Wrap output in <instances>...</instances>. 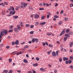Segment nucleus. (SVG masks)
<instances>
[{"instance_id":"1","label":"nucleus","mask_w":73,"mask_h":73,"mask_svg":"<svg viewBox=\"0 0 73 73\" xmlns=\"http://www.w3.org/2000/svg\"><path fill=\"white\" fill-rule=\"evenodd\" d=\"M15 13H16V11H15V10H12L10 11V14H11V15H13L15 14Z\"/></svg>"},{"instance_id":"2","label":"nucleus","mask_w":73,"mask_h":73,"mask_svg":"<svg viewBox=\"0 0 73 73\" xmlns=\"http://www.w3.org/2000/svg\"><path fill=\"white\" fill-rule=\"evenodd\" d=\"M66 30V29H64L62 30V32L61 33L59 36H62V35H64V34L65 33V31Z\"/></svg>"},{"instance_id":"3","label":"nucleus","mask_w":73,"mask_h":73,"mask_svg":"<svg viewBox=\"0 0 73 73\" xmlns=\"http://www.w3.org/2000/svg\"><path fill=\"white\" fill-rule=\"evenodd\" d=\"M8 10L9 11H11V10L12 11H14V10H15V9L13 7H10V8L8 9Z\"/></svg>"},{"instance_id":"4","label":"nucleus","mask_w":73,"mask_h":73,"mask_svg":"<svg viewBox=\"0 0 73 73\" xmlns=\"http://www.w3.org/2000/svg\"><path fill=\"white\" fill-rule=\"evenodd\" d=\"M3 32L5 35H7L8 33V31L6 29L3 30Z\"/></svg>"},{"instance_id":"5","label":"nucleus","mask_w":73,"mask_h":73,"mask_svg":"<svg viewBox=\"0 0 73 73\" xmlns=\"http://www.w3.org/2000/svg\"><path fill=\"white\" fill-rule=\"evenodd\" d=\"M52 55L53 57H56V53L54 52H53L52 53Z\"/></svg>"},{"instance_id":"6","label":"nucleus","mask_w":73,"mask_h":73,"mask_svg":"<svg viewBox=\"0 0 73 73\" xmlns=\"http://www.w3.org/2000/svg\"><path fill=\"white\" fill-rule=\"evenodd\" d=\"M70 48L72 47L73 45V42H71L70 43Z\"/></svg>"},{"instance_id":"7","label":"nucleus","mask_w":73,"mask_h":73,"mask_svg":"<svg viewBox=\"0 0 73 73\" xmlns=\"http://www.w3.org/2000/svg\"><path fill=\"white\" fill-rule=\"evenodd\" d=\"M17 26V28H18V29H19V30H21V28L20 26V25H18Z\"/></svg>"},{"instance_id":"8","label":"nucleus","mask_w":73,"mask_h":73,"mask_svg":"<svg viewBox=\"0 0 73 73\" xmlns=\"http://www.w3.org/2000/svg\"><path fill=\"white\" fill-rule=\"evenodd\" d=\"M68 60L69 59H68V58H66V57H64L63 58V61H65Z\"/></svg>"},{"instance_id":"9","label":"nucleus","mask_w":73,"mask_h":73,"mask_svg":"<svg viewBox=\"0 0 73 73\" xmlns=\"http://www.w3.org/2000/svg\"><path fill=\"white\" fill-rule=\"evenodd\" d=\"M39 17V15L38 14L35 15V19H38Z\"/></svg>"},{"instance_id":"10","label":"nucleus","mask_w":73,"mask_h":73,"mask_svg":"<svg viewBox=\"0 0 73 73\" xmlns=\"http://www.w3.org/2000/svg\"><path fill=\"white\" fill-rule=\"evenodd\" d=\"M17 53V51H15L11 53V54H16Z\"/></svg>"},{"instance_id":"11","label":"nucleus","mask_w":73,"mask_h":73,"mask_svg":"<svg viewBox=\"0 0 73 73\" xmlns=\"http://www.w3.org/2000/svg\"><path fill=\"white\" fill-rule=\"evenodd\" d=\"M14 31H15L16 33H17L19 32V30L17 29L16 28H15L14 29Z\"/></svg>"},{"instance_id":"12","label":"nucleus","mask_w":73,"mask_h":73,"mask_svg":"<svg viewBox=\"0 0 73 73\" xmlns=\"http://www.w3.org/2000/svg\"><path fill=\"white\" fill-rule=\"evenodd\" d=\"M23 62L25 63H28V60L27 59H25L23 60Z\"/></svg>"},{"instance_id":"13","label":"nucleus","mask_w":73,"mask_h":73,"mask_svg":"<svg viewBox=\"0 0 73 73\" xmlns=\"http://www.w3.org/2000/svg\"><path fill=\"white\" fill-rule=\"evenodd\" d=\"M67 40V37L66 36L64 37V41H66Z\"/></svg>"},{"instance_id":"14","label":"nucleus","mask_w":73,"mask_h":73,"mask_svg":"<svg viewBox=\"0 0 73 73\" xmlns=\"http://www.w3.org/2000/svg\"><path fill=\"white\" fill-rule=\"evenodd\" d=\"M35 41L36 43L38 42V39L37 38H35Z\"/></svg>"},{"instance_id":"15","label":"nucleus","mask_w":73,"mask_h":73,"mask_svg":"<svg viewBox=\"0 0 73 73\" xmlns=\"http://www.w3.org/2000/svg\"><path fill=\"white\" fill-rule=\"evenodd\" d=\"M58 52H59V50H57L56 52V56H58Z\"/></svg>"},{"instance_id":"16","label":"nucleus","mask_w":73,"mask_h":73,"mask_svg":"<svg viewBox=\"0 0 73 73\" xmlns=\"http://www.w3.org/2000/svg\"><path fill=\"white\" fill-rule=\"evenodd\" d=\"M13 18H14L15 19H17L18 17H19L17 16H13Z\"/></svg>"},{"instance_id":"17","label":"nucleus","mask_w":73,"mask_h":73,"mask_svg":"<svg viewBox=\"0 0 73 73\" xmlns=\"http://www.w3.org/2000/svg\"><path fill=\"white\" fill-rule=\"evenodd\" d=\"M68 34L70 35H73V32L71 31Z\"/></svg>"},{"instance_id":"18","label":"nucleus","mask_w":73,"mask_h":73,"mask_svg":"<svg viewBox=\"0 0 73 73\" xmlns=\"http://www.w3.org/2000/svg\"><path fill=\"white\" fill-rule=\"evenodd\" d=\"M13 29H10L9 31L8 32L9 33H10V32H13Z\"/></svg>"},{"instance_id":"19","label":"nucleus","mask_w":73,"mask_h":73,"mask_svg":"<svg viewBox=\"0 0 73 73\" xmlns=\"http://www.w3.org/2000/svg\"><path fill=\"white\" fill-rule=\"evenodd\" d=\"M29 48V46L27 45L24 46V49H28Z\"/></svg>"},{"instance_id":"20","label":"nucleus","mask_w":73,"mask_h":73,"mask_svg":"<svg viewBox=\"0 0 73 73\" xmlns=\"http://www.w3.org/2000/svg\"><path fill=\"white\" fill-rule=\"evenodd\" d=\"M24 7L25 8L27 7V5H28V4L27 3H25L24 4Z\"/></svg>"},{"instance_id":"21","label":"nucleus","mask_w":73,"mask_h":73,"mask_svg":"<svg viewBox=\"0 0 73 73\" xmlns=\"http://www.w3.org/2000/svg\"><path fill=\"white\" fill-rule=\"evenodd\" d=\"M47 36H50L52 35V33H47Z\"/></svg>"},{"instance_id":"22","label":"nucleus","mask_w":73,"mask_h":73,"mask_svg":"<svg viewBox=\"0 0 73 73\" xmlns=\"http://www.w3.org/2000/svg\"><path fill=\"white\" fill-rule=\"evenodd\" d=\"M41 25H45L46 24V22H43L41 23Z\"/></svg>"},{"instance_id":"23","label":"nucleus","mask_w":73,"mask_h":73,"mask_svg":"<svg viewBox=\"0 0 73 73\" xmlns=\"http://www.w3.org/2000/svg\"><path fill=\"white\" fill-rule=\"evenodd\" d=\"M39 24V23H38V22H36L35 23V26H37V25H38Z\"/></svg>"},{"instance_id":"24","label":"nucleus","mask_w":73,"mask_h":73,"mask_svg":"<svg viewBox=\"0 0 73 73\" xmlns=\"http://www.w3.org/2000/svg\"><path fill=\"white\" fill-rule=\"evenodd\" d=\"M15 44H16V45H18L19 44V41H18V40H17L15 41Z\"/></svg>"},{"instance_id":"25","label":"nucleus","mask_w":73,"mask_h":73,"mask_svg":"<svg viewBox=\"0 0 73 73\" xmlns=\"http://www.w3.org/2000/svg\"><path fill=\"white\" fill-rule=\"evenodd\" d=\"M32 42H35V38H33L32 39Z\"/></svg>"},{"instance_id":"26","label":"nucleus","mask_w":73,"mask_h":73,"mask_svg":"<svg viewBox=\"0 0 73 73\" xmlns=\"http://www.w3.org/2000/svg\"><path fill=\"white\" fill-rule=\"evenodd\" d=\"M40 70L42 72H44V68H40Z\"/></svg>"},{"instance_id":"27","label":"nucleus","mask_w":73,"mask_h":73,"mask_svg":"<svg viewBox=\"0 0 73 73\" xmlns=\"http://www.w3.org/2000/svg\"><path fill=\"white\" fill-rule=\"evenodd\" d=\"M41 19L42 20H44L45 19V16H42L41 17Z\"/></svg>"},{"instance_id":"28","label":"nucleus","mask_w":73,"mask_h":73,"mask_svg":"<svg viewBox=\"0 0 73 73\" xmlns=\"http://www.w3.org/2000/svg\"><path fill=\"white\" fill-rule=\"evenodd\" d=\"M7 72H8V70H4L3 71V73H7Z\"/></svg>"},{"instance_id":"29","label":"nucleus","mask_w":73,"mask_h":73,"mask_svg":"<svg viewBox=\"0 0 73 73\" xmlns=\"http://www.w3.org/2000/svg\"><path fill=\"white\" fill-rule=\"evenodd\" d=\"M33 66H38V64L37 63H35V64H33Z\"/></svg>"},{"instance_id":"30","label":"nucleus","mask_w":73,"mask_h":73,"mask_svg":"<svg viewBox=\"0 0 73 73\" xmlns=\"http://www.w3.org/2000/svg\"><path fill=\"white\" fill-rule=\"evenodd\" d=\"M70 31V30H69V29H67L66 30V33H68Z\"/></svg>"},{"instance_id":"31","label":"nucleus","mask_w":73,"mask_h":73,"mask_svg":"<svg viewBox=\"0 0 73 73\" xmlns=\"http://www.w3.org/2000/svg\"><path fill=\"white\" fill-rule=\"evenodd\" d=\"M49 46H50V47L51 48H52L53 46L52 45V44H49L48 45Z\"/></svg>"},{"instance_id":"32","label":"nucleus","mask_w":73,"mask_h":73,"mask_svg":"<svg viewBox=\"0 0 73 73\" xmlns=\"http://www.w3.org/2000/svg\"><path fill=\"white\" fill-rule=\"evenodd\" d=\"M1 35V36H4V33H3V32L2 31L1 33H0Z\"/></svg>"},{"instance_id":"33","label":"nucleus","mask_w":73,"mask_h":73,"mask_svg":"<svg viewBox=\"0 0 73 73\" xmlns=\"http://www.w3.org/2000/svg\"><path fill=\"white\" fill-rule=\"evenodd\" d=\"M59 62H61L62 61V58H60L59 59Z\"/></svg>"},{"instance_id":"34","label":"nucleus","mask_w":73,"mask_h":73,"mask_svg":"<svg viewBox=\"0 0 73 73\" xmlns=\"http://www.w3.org/2000/svg\"><path fill=\"white\" fill-rule=\"evenodd\" d=\"M5 13V11H3L1 12V13L3 15H4Z\"/></svg>"},{"instance_id":"35","label":"nucleus","mask_w":73,"mask_h":73,"mask_svg":"<svg viewBox=\"0 0 73 73\" xmlns=\"http://www.w3.org/2000/svg\"><path fill=\"white\" fill-rule=\"evenodd\" d=\"M52 51L51 50H50L49 51H48L47 52V53L48 54H49L50 53L52 52Z\"/></svg>"},{"instance_id":"36","label":"nucleus","mask_w":73,"mask_h":73,"mask_svg":"<svg viewBox=\"0 0 73 73\" xmlns=\"http://www.w3.org/2000/svg\"><path fill=\"white\" fill-rule=\"evenodd\" d=\"M26 27H29L30 25L29 24H27L26 25Z\"/></svg>"},{"instance_id":"37","label":"nucleus","mask_w":73,"mask_h":73,"mask_svg":"<svg viewBox=\"0 0 73 73\" xmlns=\"http://www.w3.org/2000/svg\"><path fill=\"white\" fill-rule=\"evenodd\" d=\"M65 36H66V37H69V35L67 34H65Z\"/></svg>"},{"instance_id":"38","label":"nucleus","mask_w":73,"mask_h":73,"mask_svg":"<svg viewBox=\"0 0 73 73\" xmlns=\"http://www.w3.org/2000/svg\"><path fill=\"white\" fill-rule=\"evenodd\" d=\"M64 11L63 10H62L60 13L61 15H62V14H63V13H64Z\"/></svg>"},{"instance_id":"39","label":"nucleus","mask_w":73,"mask_h":73,"mask_svg":"<svg viewBox=\"0 0 73 73\" xmlns=\"http://www.w3.org/2000/svg\"><path fill=\"white\" fill-rule=\"evenodd\" d=\"M34 33V32H33V31H32L30 32V34H31V35H33V34Z\"/></svg>"},{"instance_id":"40","label":"nucleus","mask_w":73,"mask_h":73,"mask_svg":"<svg viewBox=\"0 0 73 73\" xmlns=\"http://www.w3.org/2000/svg\"><path fill=\"white\" fill-rule=\"evenodd\" d=\"M20 25L21 27H23V23L22 22H21V23Z\"/></svg>"},{"instance_id":"41","label":"nucleus","mask_w":73,"mask_h":73,"mask_svg":"<svg viewBox=\"0 0 73 73\" xmlns=\"http://www.w3.org/2000/svg\"><path fill=\"white\" fill-rule=\"evenodd\" d=\"M29 9H30V10H33V8L31 7H29Z\"/></svg>"},{"instance_id":"42","label":"nucleus","mask_w":73,"mask_h":73,"mask_svg":"<svg viewBox=\"0 0 73 73\" xmlns=\"http://www.w3.org/2000/svg\"><path fill=\"white\" fill-rule=\"evenodd\" d=\"M13 28V26H10L9 27V29H12Z\"/></svg>"},{"instance_id":"43","label":"nucleus","mask_w":73,"mask_h":73,"mask_svg":"<svg viewBox=\"0 0 73 73\" xmlns=\"http://www.w3.org/2000/svg\"><path fill=\"white\" fill-rule=\"evenodd\" d=\"M9 62H12V59L9 58Z\"/></svg>"},{"instance_id":"44","label":"nucleus","mask_w":73,"mask_h":73,"mask_svg":"<svg viewBox=\"0 0 73 73\" xmlns=\"http://www.w3.org/2000/svg\"><path fill=\"white\" fill-rule=\"evenodd\" d=\"M19 7L21 8H23V5H21L19 6Z\"/></svg>"},{"instance_id":"45","label":"nucleus","mask_w":73,"mask_h":73,"mask_svg":"<svg viewBox=\"0 0 73 73\" xmlns=\"http://www.w3.org/2000/svg\"><path fill=\"white\" fill-rule=\"evenodd\" d=\"M70 60H73V57L70 56Z\"/></svg>"},{"instance_id":"46","label":"nucleus","mask_w":73,"mask_h":73,"mask_svg":"<svg viewBox=\"0 0 73 73\" xmlns=\"http://www.w3.org/2000/svg\"><path fill=\"white\" fill-rule=\"evenodd\" d=\"M68 62L70 64H71V63H72V60H69L68 61Z\"/></svg>"},{"instance_id":"47","label":"nucleus","mask_w":73,"mask_h":73,"mask_svg":"<svg viewBox=\"0 0 73 73\" xmlns=\"http://www.w3.org/2000/svg\"><path fill=\"white\" fill-rule=\"evenodd\" d=\"M64 20L65 21H68V19L67 18H65L64 19Z\"/></svg>"},{"instance_id":"48","label":"nucleus","mask_w":73,"mask_h":73,"mask_svg":"<svg viewBox=\"0 0 73 73\" xmlns=\"http://www.w3.org/2000/svg\"><path fill=\"white\" fill-rule=\"evenodd\" d=\"M34 27V26L33 25H31L30 26V28H33Z\"/></svg>"},{"instance_id":"49","label":"nucleus","mask_w":73,"mask_h":73,"mask_svg":"<svg viewBox=\"0 0 73 73\" xmlns=\"http://www.w3.org/2000/svg\"><path fill=\"white\" fill-rule=\"evenodd\" d=\"M59 25H61L62 24V22H60L58 23Z\"/></svg>"},{"instance_id":"50","label":"nucleus","mask_w":73,"mask_h":73,"mask_svg":"<svg viewBox=\"0 0 73 73\" xmlns=\"http://www.w3.org/2000/svg\"><path fill=\"white\" fill-rule=\"evenodd\" d=\"M36 60L37 61H39V58L37 57L36 58Z\"/></svg>"},{"instance_id":"51","label":"nucleus","mask_w":73,"mask_h":73,"mask_svg":"<svg viewBox=\"0 0 73 73\" xmlns=\"http://www.w3.org/2000/svg\"><path fill=\"white\" fill-rule=\"evenodd\" d=\"M15 42H12V45H15Z\"/></svg>"},{"instance_id":"52","label":"nucleus","mask_w":73,"mask_h":73,"mask_svg":"<svg viewBox=\"0 0 73 73\" xmlns=\"http://www.w3.org/2000/svg\"><path fill=\"white\" fill-rule=\"evenodd\" d=\"M18 9H19V7L17 6L16 8V11H17Z\"/></svg>"},{"instance_id":"53","label":"nucleus","mask_w":73,"mask_h":73,"mask_svg":"<svg viewBox=\"0 0 73 73\" xmlns=\"http://www.w3.org/2000/svg\"><path fill=\"white\" fill-rule=\"evenodd\" d=\"M54 17H55V18H58V17L57 15H54Z\"/></svg>"},{"instance_id":"54","label":"nucleus","mask_w":73,"mask_h":73,"mask_svg":"<svg viewBox=\"0 0 73 73\" xmlns=\"http://www.w3.org/2000/svg\"><path fill=\"white\" fill-rule=\"evenodd\" d=\"M54 73H57V70L55 69L54 70Z\"/></svg>"},{"instance_id":"55","label":"nucleus","mask_w":73,"mask_h":73,"mask_svg":"<svg viewBox=\"0 0 73 73\" xmlns=\"http://www.w3.org/2000/svg\"><path fill=\"white\" fill-rule=\"evenodd\" d=\"M39 10H44V8H39Z\"/></svg>"},{"instance_id":"56","label":"nucleus","mask_w":73,"mask_h":73,"mask_svg":"<svg viewBox=\"0 0 73 73\" xmlns=\"http://www.w3.org/2000/svg\"><path fill=\"white\" fill-rule=\"evenodd\" d=\"M66 64H68L69 63V62L68 61H66L65 62Z\"/></svg>"},{"instance_id":"57","label":"nucleus","mask_w":73,"mask_h":73,"mask_svg":"<svg viewBox=\"0 0 73 73\" xmlns=\"http://www.w3.org/2000/svg\"><path fill=\"white\" fill-rule=\"evenodd\" d=\"M55 7L57 6V5H58V4L57 3H55Z\"/></svg>"},{"instance_id":"58","label":"nucleus","mask_w":73,"mask_h":73,"mask_svg":"<svg viewBox=\"0 0 73 73\" xmlns=\"http://www.w3.org/2000/svg\"><path fill=\"white\" fill-rule=\"evenodd\" d=\"M49 18V15H47V18L48 19Z\"/></svg>"},{"instance_id":"59","label":"nucleus","mask_w":73,"mask_h":73,"mask_svg":"<svg viewBox=\"0 0 73 73\" xmlns=\"http://www.w3.org/2000/svg\"><path fill=\"white\" fill-rule=\"evenodd\" d=\"M48 66H49V67L50 68H51V67H52L51 65H50V64H48Z\"/></svg>"},{"instance_id":"60","label":"nucleus","mask_w":73,"mask_h":73,"mask_svg":"<svg viewBox=\"0 0 73 73\" xmlns=\"http://www.w3.org/2000/svg\"><path fill=\"white\" fill-rule=\"evenodd\" d=\"M4 4H5V5H8V3H7V2H4Z\"/></svg>"},{"instance_id":"61","label":"nucleus","mask_w":73,"mask_h":73,"mask_svg":"<svg viewBox=\"0 0 73 73\" xmlns=\"http://www.w3.org/2000/svg\"><path fill=\"white\" fill-rule=\"evenodd\" d=\"M6 48H7V49H9V46H7Z\"/></svg>"},{"instance_id":"62","label":"nucleus","mask_w":73,"mask_h":73,"mask_svg":"<svg viewBox=\"0 0 73 73\" xmlns=\"http://www.w3.org/2000/svg\"><path fill=\"white\" fill-rule=\"evenodd\" d=\"M28 73H32V72L31 71H29L28 72Z\"/></svg>"},{"instance_id":"63","label":"nucleus","mask_w":73,"mask_h":73,"mask_svg":"<svg viewBox=\"0 0 73 73\" xmlns=\"http://www.w3.org/2000/svg\"><path fill=\"white\" fill-rule=\"evenodd\" d=\"M43 4L44 6H45V5H46V4L45 3H43Z\"/></svg>"},{"instance_id":"64","label":"nucleus","mask_w":73,"mask_h":73,"mask_svg":"<svg viewBox=\"0 0 73 73\" xmlns=\"http://www.w3.org/2000/svg\"><path fill=\"white\" fill-rule=\"evenodd\" d=\"M70 68H71V69H73V66H70Z\"/></svg>"}]
</instances>
